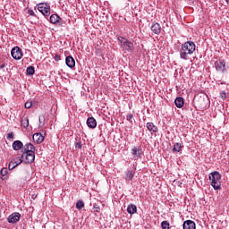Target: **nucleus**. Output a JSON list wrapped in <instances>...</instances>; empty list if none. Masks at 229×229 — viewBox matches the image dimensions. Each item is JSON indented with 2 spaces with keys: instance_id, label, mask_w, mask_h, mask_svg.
<instances>
[{
  "instance_id": "b1692460",
  "label": "nucleus",
  "mask_w": 229,
  "mask_h": 229,
  "mask_svg": "<svg viewBox=\"0 0 229 229\" xmlns=\"http://www.w3.org/2000/svg\"><path fill=\"white\" fill-rule=\"evenodd\" d=\"M26 72L28 76H33V74H35V67L33 66L27 67Z\"/></svg>"
},
{
  "instance_id": "2eb2a0df",
  "label": "nucleus",
  "mask_w": 229,
  "mask_h": 229,
  "mask_svg": "<svg viewBox=\"0 0 229 229\" xmlns=\"http://www.w3.org/2000/svg\"><path fill=\"white\" fill-rule=\"evenodd\" d=\"M146 127L151 133H157V131H158V127L151 122L147 123Z\"/></svg>"
},
{
  "instance_id": "ddd939ff",
  "label": "nucleus",
  "mask_w": 229,
  "mask_h": 229,
  "mask_svg": "<svg viewBox=\"0 0 229 229\" xmlns=\"http://www.w3.org/2000/svg\"><path fill=\"white\" fill-rule=\"evenodd\" d=\"M183 229H196V223L192 220H186L182 225Z\"/></svg>"
},
{
  "instance_id": "423d86ee",
  "label": "nucleus",
  "mask_w": 229,
  "mask_h": 229,
  "mask_svg": "<svg viewBox=\"0 0 229 229\" xmlns=\"http://www.w3.org/2000/svg\"><path fill=\"white\" fill-rule=\"evenodd\" d=\"M21 158L25 157V164H33L35 162V152H22Z\"/></svg>"
},
{
  "instance_id": "f257e3e1",
  "label": "nucleus",
  "mask_w": 229,
  "mask_h": 229,
  "mask_svg": "<svg viewBox=\"0 0 229 229\" xmlns=\"http://www.w3.org/2000/svg\"><path fill=\"white\" fill-rule=\"evenodd\" d=\"M196 51V44L192 41L185 42L180 49V58L182 60H189V55H193Z\"/></svg>"
},
{
  "instance_id": "f03ea898",
  "label": "nucleus",
  "mask_w": 229,
  "mask_h": 229,
  "mask_svg": "<svg viewBox=\"0 0 229 229\" xmlns=\"http://www.w3.org/2000/svg\"><path fill=\"white\" fill-rule=\"evenodd\" d=\"M117 40L120 42L122 51H124L125 53H133V51H135L133 42L128 40V38L118 36Z\"/></svg>"
},
{
  "instance_id": "473e14b6",
  "label": "nucleus",
  "mask_w": 229,
  "mask_h": 229,
  "mask_svg": "<svg viewBox=\"0 0 229 229\" xmlns=\"http://www.w3.org/2000/svg\"><path fill=\"white\" fill-rule=\"evenodd\" d=\"M133 119V114H130L127 115V121H129L130 123H131V120Z\"/></svg>"
},
{
  "instance_id": "6ab92c4d",
  "label": "nucleus",
  "mask_w": 229,
  "mask_h": 229,
  "mask_svg": "<svg viewBox=\"0 0 229 229\" xmlns=\"http://www.w3.org/2000/svg\"><path fill=\"white\" fill-rule=\"evenodd\" d=\"M60 21H62V18H60V16H58V14H52L50 16L51 24H58V22H60Z\"/></svg>"
},
{
  "instance_id": "a211bd4d",
  "label": "nucleus",
  "mask_w": 229,
  "mask_h": 229,
  "mask_svg": "<svg viewBox=\"0 0 229 229\" xmlns=\"http://www.w3.org/2000/svg\"><path fill=\"white\" fill-rule=\"evenodd\" d=\"M162 30V27H160V24L158 22L153 23L151 26V31L155 33V35H158Z\"/></svg>"
},
{
  "instance_id": "aec40b11",
  "label": "nucleus",
  "mask_w": 229,
  "mask_h": 229,
  "mask_svg": "<svg viewBox=\"0 0 229 229\" xmlns=\"http://www.w3.org/2000/svg\"><path fill=\"white\" fill-rule=\"evenodd\" d=\"M174 103H175V106H177V108H182L184 105L183 98H182V97L176 98L174 100Z\"/></svg>"
},
{
  "instance_id": "cd10ccee",
  "label": "nucleus",
  "mask_w": 229,
  "mask_h": 229,
  "mask_svg": "<svg viewBox=\"0 0 229 229\" xmlns=\"http://www.w3.org/2000/svg\"><path fill=\"white\" fill-rule=\"evenodd\" d=\"M1 176H6L8 174V168H2L0 171Z\"/></svg>"
},
{
  "instance_id": "c9c22d12",
  "label": "nucleus",
  "mask_w": 229,
  "mask_h": 229,
  "mask_svg": "<svg viewBox=\"0 0 229 229\" xmlns=\"http://www.w3.org/2000/svg\"><path fill=\"white\" fill-rule=\"evenodd\" d=\"M54 58H55V62H60V60H61L60 55H55Z\"/></svg>"
},
{
  "instance_id": "4c0bfd02",
  "label": "nucleus",
  "mask_w": 229,
  "mask_h": 229,
  "mask_svg": "<svg viewBox=\"0 0 229 229\" xmlns=\"http://www.w3.org/2000/svg\"><path fill=\"white\" fill-rule=\"evenodd\" d=\"M7 139H13V132H10L7 134Z\"/></svg>"
},
{
  "instance_id": "f3484780",
  "label": "nucleus",
  "mask_w": 229,
  "mask_h": 229,
  "mask_svg": "<svg viewBox=\"0 0 229 229\" xmlns=\"http://www.w3.org/2000/svg\"><path fill=\"white\" fill-rule=\"evenodd\" d=\"M22 148H24V144H22V141L21 140H15L13 143V149H14V151H19L20 149H22Z\"/></svg>"
},
{
  "instance_id": "0eeeda50",
  "label": "nucleus",
  "mask_w": 229,
  "mask_h": 229,
  "mask_svg": "<svg viewBox=\"0 0 229 229\" xmlns=\"http://www.w3.org/2000/svg\"><path fill=\"white\" fill-rule=\"evenodd\" d=\"M7 221H8V223H10L11 225H15V223H19V221H21V213H19V212H14V213L11 214V215L7 217Z\"/></svg>"
},
{
  "instance_id": "c85d7f7f",
  "label": "nucleus",
  "mask_w": 229,
  "mask_h": 229,
  "mask_svg": "<svg viewBox=\"0 0 229 229\" xmlns=\"http://www.w3.org/2000/svg\"><path fill=\"white\" fill-rule=\"evenodd\" d=\"M93 211L97 212L98 214H99V212H101V208H99V206H98V205H95L93 207Z\"/></svg>"
},
{
  "instance_id": "72a5a7b5",
  "label": "nucleus",
  "mask_w": 229,
  "mask_h": 229,
  "mask_svg": "<svg viewBox=\"0 0 229 229\" xmlns=\"http://www.w3.org/2000/svg\"><path fill=\"white\" fill-rule=\"evenodd\" d=\"M15 165L12 164V161L9 163V170L12 171L13 169H15Z\"/></svg>"
},
{
  "instance_id": "9b49d317",
  "label": "nucleus",
  "mask_w": 229,
  "mask_h": 229,
  "mask_svg": "<svg viewBox=\"0 0 229 229\" xmlns=\"http://www.w3.org/2000/svg\"><path fill=\"white\" fill-rule=\"evenodd\" d=\"M32 139L36 144H42V142H44V139L46 138L44 137V135H42V133L36 132L33 134Z\"/></svg>"
},
{
  "instance_id": "4be33fe9",
  "label": "nucleus",
  "mask_w": 229,
  "mask_h": 229,
  "mask_svg": "<svg viewBox=\"0 0 229 229\" xmlns=\"http://www.w3.org/2000/svg\"><path fill=\"white\" fill-rule=\"evenodd\" d=\"M23 157H14L12 159L11 164H13V165H14L16 167L17 165H20V164H22L23 162Z\"/></svg>"
},
{
  "instance_id": "f8f14e48",
  "label": "nucleus",
  "mask_w": 229,
  "mask_h": 229,
  "mask_svg": "<svg viewBox=\"0 0 229 229\" xmlns=\"http://www.w3.org/2000/svg\"><path fill=\"white\" fill-rule=\"evenodd\" d=\"M133 176H135V167L129 169L125 174L126 182H131L133 180Z\"/></svg>"
},
{
  "instance_id": "e433bc0d",
  "label": "nucleus",
  "mask_w": 229,
  "mask_h": 229,
  "mask_svg": "<svg viewBox=\"0 0 229 229\" xmlns=\"http://www.w3.org/2000/svg\"><path fill=\"white\" fill-rule=\"evenodd\" d=\"M6 67V64H0V71H4V68Z\"/></svg>"
},
{
  "instance_id": "393cba45",
  "label": "nucleus",
  "mask_w": 229,
  "mask_h": 229,
  "mask_svg": "<svg viewBox=\"0 0 229 229\" xmlns=\"http://www.w3.org/2000/svg\"><path fill=\"white\" fill-rule=\"evenodd\" d=\"M174 151H175L176 153H180V151H182V144L175 143L174 146Z\"/></svg>"
},
{
  "instance_id": "9d476101",
  "label": "nucleus",
  "mask_w": 229,
  "mask_h": 229,
  "mask_svg": "<svg viewBox=\"0 0 229 229\" xmlns=\"http://www.w3.org/2000/svg\"><path fill=\"white\" fill-rule=\"evenodd\" d=\"M37 148H35V145L31 143H27L23 146L21 152L22 153H35V150Z\"/></svg>"
},
{
  "instance_id": "1a4fd4ad",
  "label": "nucleus",
  "mask_w": 229,
  "mask_h": 229,
  "mask_svg": "<svg viewBox=\"0 0 229 229\" xmlns=\"http://www.w3.org/2000/svg\"><path fill=\"white\" fill-rule=\"evenodd\" d=\"M11 55L14 60H21L22 58V50L19 47H15L12 49Z\"/></svg>"
},
{
  "instance_id": "6e6552de",
  "label": "nucleus",
  "mask_w": 229,
  "mask_h": 229,
  "mask_svg": "<svg viewBox=\"0 0 229 229\" xmlns=\"http://www.w3.org/2000/svg\"><path fill=\"white\" fill-rule=\"evenodd\" d=\"M132 160L142 158V148L140 147H134L131 148Z\"/></svg>"
},
{
  "instance_id": "dca6fc26",
  "label": "nucleus",
  "mask_w": 229,
  "mask_h": 229,
  "mask_svg": "<svg viewBox=\"0 0 229 229\" xmlns=\"http://www.w3.org/2000/svg\"><path fill=\"white\" fill-rule=\"evenodd\" d=\"M87 125L89 128L94 129L96 126H98V122L94 117H89L87 120Z\"/></svg>"
},
{
  "instance_id": "5701e85b",
  "label": "nucleus",
  "mask_w": 229,
  "mask_h": 229,
  "mask_svg": "<svg viewBox=\"0 0 229 229\" xmlns=\"http://www.w3.org/2000/svg\"><path fill=\"white\" fill-rule=\"evenodd\" d=\"M21 125L23 127V128H28V126H30V120L28 118H22L21 121Z\"/></svg>"
},
{
  "instance_id": "412c9836",
  "label": "nucleus",
  "mask_w": 229,
  "mask_h": 229,
  "mask_svg": "<svg viewBox=\"0 0 229 229\" xmlns=\"http://www.w3.org/2000/svg\"><path fill=\"white\" fill-rule=\"evenodd\" d=\"M127 212L128 214L133 215V214H137V206H135L134 204H131L127 207Z\"/></svg>"
},
{
  "instance_id": "c756f323",
  "label": "nucleus",
  "mask_w": 229,
  "mask_h": 229,
  "mask_svg": "<svg viewBox=\"0 0 229 229\" xmlns=\"http://www.w3.org/2000/svg\"><path fill=\"white\" fill-rule=\"evenodd\" d=\"M31 106H33V103L31 101L25 103V108L30 109Z\"/></svg>"
},
{
  "instance_id": "7ed1b4c3",
  "label": "nucleus",
  "mask_w": 229,
  "mask_h": 229,
  "mask_svg": "<svg viewBox=\"0 0 229 229\" xmlns=\"http://www.w3.org/2000/svg\"><path fill=\"white\" fill-rule=\"evenodd\" d=\"M210 185L215 191H221V174L217 171H214L209 174Z\"/></svg>"
},
{
  "instance_id": "58836bf2",
  "label": "nucleus",
  "mask_w": 229,
  "mask_h": 229,
  "mask_svg": "<svg viewBox=\"0 0 229 229\" xmlns=\"http://www.w3.org/2000/svg\"><path fill=\"white\" fill-rule=\"evenodd\" d=\"M75 148H78V149H80V148H81V144L76 143V144H75Z\"/></svg>"
},
{
  "instance_id": "39448f33",
  "label": "nucleus",
  "mask_w": 229,
  "mask_h": 229,
  "mask_svg": "<svg viewBox=\"0 0 229 229\" xmlns=\"http://www.w3.org/2000/svg\"><path fill=\"white\" fill-rule=\"evenodd\" d=\"M215 68L217 72H222L223 74H225L227 69L226 63H225L224 60H217L215 62Z\"/></svg>"
},
{
  "instance_id": "f704fd0d",
  "label": "nucleus",
  "mask_w": 229,
  "mask_h": 229,
  "mask_svg": "<svg viewBox=\"0 0 229 229\" xmlns=\"http://www.w3.org/2000/svg\"><path fill=\"white\" fill-rule=\"evenodd\" d=\"M28 13H29V15H31L32 17L35 16V12H33V10H31V9L28 10Z\"/></svg>"
},
{
  "instance_id": "7c9ffc66",
  "label": "nucleus",
  "mask_w": 229,
  "mask_h": 229,
  "mask_svg": "<svg viewBox=\"0 0 229 229\" xmlns=\"http://www.w3.org/2000/svg\"><path fill=\"white\" fill-rule=\"evenodd\" d=\"M220 98H221L222 99H226V92L222 91V92L220 93Z\"/></svg>"
},
{
  "instance_id": "20e7f679",
  "label": "nucleus",
  "mask_w": 229,
  "mask_h": 229,
  "mask_svg": "<svg viewBox=\"0 0 229 229\" xmlns=\"http://www.w3.org/2000/svg\"><path fill=\"white\" fill-rule=\"evenodd\" d=\"M38 10L45 15V17H49V14L51 13V6L47 4H38Z\"/></svg>"
},
{
  "instance_id": "bb28decb",
  "label": "nucleus",
  "mask_w": 229,
  "mask_h": 229,
  "mask_svg": "<svg viewBox=\"0 0 229 229\" xmlns=\"http://www.w3.org/2000/svg\"><path fill=\"white\" fill-rule=\"evenodd\" d=\"M161 228L162 229H170L169 227V222L168 221H163L161 223Z\"/></svg>"
},
{
  "instance_id": "2f4dec72",
  "label": "nucleus",
  "mask_w": 229,
  "mask_h": 229,
  "mask_svg": "<svg viewBox=\"0 0 229 229\" xmlns=\"http://www.w3.org/2000/svg\"><path fill=\"white\" fill-rule=\"evenodd\" d=\"M44 126V117H39V128H42Z\"/></svg>"
},
{
  "instance_id": "4468645a",
  "label": "nucleus",
  "mask_w": 229,
  "mask_h": 229,
  "mask_svg": "<svg viewBox=\"0 0 229 229\" xmlns=\"http://www.w3.org/2000/svg\"><path fill=\"white\" fill-rule=\"evenodd\" d=\"M65 63L67 67H69L70 69H72L76 66V61H74V58H72V56H67L65 59Z\"/></svg>"
},
{
  "instance_id": "a878e982",
  "label": "nucleus",
  "mask_w": 229,
  "mask_h": 229,
  "mask_svg": "<svg viewBox=\"0 0 229 229\" xmlns=\"http://www.w3.org/2000/svg\"><path fill=\"white\" fill-rule=\"evenodd\" d=\"M83 207H85V203H83L82 200H78L76 203V208H78V210H81Z\"/></svg>"
}]
</instances>
